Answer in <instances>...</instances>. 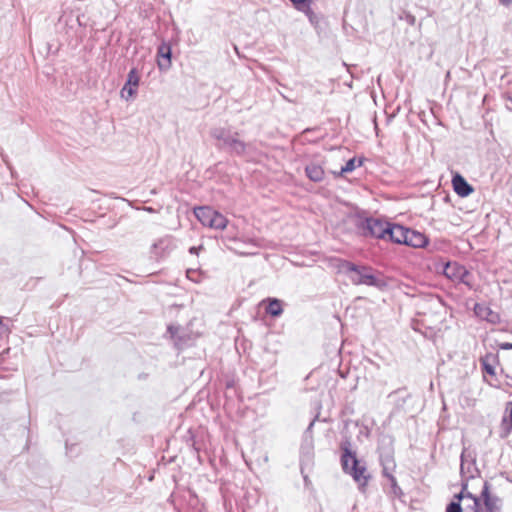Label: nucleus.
Returning <instances> with one entry per match:
<instances>
[{"label": "nucleus", "instance_id": "nucleus-16", "mask_svg": "<svg viewBox=\"0 0 512 512\" xmlns=\"http://www.w3.org/2000/svg\"><path fill=\"white\" fill-rule=\"evenodd\" d=\"M441 245L440 241H431L427 235L418 232V248L426 249L429 253H433L440 250Z\"/></svg>", "mask_w": 512, "mask_h": 512}, {"label": "nucleus", "instance_id": "nucleus-12", "mask_svg": "<svg viewBox=\"0 0 512 512\" xmlns=\"http://www.w3.org/2000/svg\"><path fill=\"white\" fill-rule=\"evenodd\" d=\"M452 185L454 191L460 196V197H467L473 192V187L466 181V179L456 173L452 177Z\"/></svg>", "mask_w": 512, "mask_h": 512}, {"label": "nucleus", "instance_id": "nucleus-32", "mask_svg": "<svg viewBox=\"0 0 512 512\" xmlns=\"http://www.w3.org/2000/svg\"><path fill=\"white\" fill-rule=\"evenodd\" d=\"M465 498H469L474 502V499H479V497L473 495L472 493L465 490Z\"/></svg>", "mask_w": 512, "mask_h": 512}, {"label": "nucleus", "instance_id": "nucleus-19", "mask_svg": "<svg viewBox=\"0 0 512 512\" xmlns=\"http://www.w3.org/2000/svg\"><path fill=\"white\" fill-rule=\"evenodd\" d=\"M266 313L272 317H279L283 313L282 301L277 298H268Z\"/></svg>", "mask_w": 512, "mask_h": 512}, {"label": "nucleus", "instance_id": "nucleus-38", "mask_svg": "<svg viewBox=\"0 0 512 512\" xmlns=\"http://www.w3.org/2000/svg\"><path fill=\"white\" fill-rule=\"evenodd\" d=\"M511 378H512V376H511Z\"/></svg>", "mask_w": 512, "mask_h": 512}, {"label": "nucleus", "instance_id": "nucleus-33", "mask_svg": "<svg viewBox=\"0 0 512 512\" xmlns=\"http://www.w3.org/2000/svg\"><path fill=\"white\" fill-rule=\"evenodd\" d=\"M499 3L505 7H509L512 4V0H498Z\"/></svg>", "mask_w": 512, "mask_h": 512}, {"label": "nucleus", "instance_id": "nucleus-34", "mask_svg": "<svg viewBox=\"0 0 512 512\" xmlns=\"http://www.w3.org/2000/svg\"><path fill=\"white\" fill-rule=\"evenodd\" d=\"M197 250H198V248H197V247H195V246H192V247H190V248H189V252H190L191 254H196V253H197Z\"/></svg>", "mask_w": 512, "mask_h": 512}, {"label": "nucleus", "instance_id": "nucleus-20", "mask_svg": "<svg viewBox=\"0 0 512 512\" xmlns=\"http://www.w3.org/2000/svg\"><path fill=\"white\" fill-rule=\"evenodd\" d=\"M228 224L227 218L219 213L218 211L215 212V215L213 216V220L211 222L210 228L223 230L226 228Z\"/></svg>", "mask_w": 512, "mask_h": 512}, {"label": "nucleus", "instance_id": "nucleus-24", "mask_svg": "<svg viewBox=\"0 0 512 512\" xmlns=\"http://www.w3.org/2000/svg\"><path fill=\"white\" fill-rule=\"evenodd\" d=\"M505 412L508 414V416L503 417L502 426L508 434L512 430V401L507 404Z\"/></svg>", "mask_w": 512, "mask_h": 512}, {"label": "nucleus", "instance_id": "nucleus-22", "mask_svg": "<svg viewBox=\"0 0 512 512\" xmlns=\"http://www.w3.org/2000/svg\"><path fill=\"white\" fill-rule=\"evenodd\" d=\"M363 163L362 159H356L355 157L349 159L344 166H342L339 175L352 172L357 166H361Z\"/></svg>", "mask_w": 512, "mask_h": 512}, {"label": "nucleus", "instance_id": "nucleus-5", "mask_svg": "<svg viewBox=\"0 0 512 512\" xmlns=\"http://www.w3.org/2000/svg\"><path fill=\"white\" fill-rule=\"evenodd\" d=\"M389 224V222L380 218L367 217L358 220L357 229L364 237H374L386 240Z\"/></svg>", "mask_w": 512, "mask_h": 512}, {"label": "nucleus", "instance_id": "nucleus-30", "mask_svg": "<svg viewBox=\"0 0 512 512\" xmlns=\"http://www.w3.org/2000/svg\"><path fill=\"white\" fill-rule=\"evenodd\" d=\"M499 347L502 350H511L512 349V343L503 342V343L499 344Z\"/></svg>", "mask_w": 512, "mask_h": 512}, {"label": "nucleus", "instance_id": "nucleus-35", "mask_svg": "<svg viewBox=\"0 0 512 512\" xmlns=\"http://www.w3.org/2000/svg\"><path fill=\"white\" fill-rule=\"evenodd\" d=\"M411 328H412L414 331H416V319H414V318L411 320Z\"/></svg>", "mask_w": 512, "mask_h": 512}, {"label": "nucleus", "instance_id": "nucleus-8", "mask_svg": "<svg viewBox=\"0 0 512 512\" xmlns=\"http://www.w3.org/2000/svg\"><path fill=\"white\" fill-rule=\"evenodd\" d=\"M315 420H312L308 425L307 429L304 432L303 440L300 447L301 454V464L306 462H310L313 457V437H312V428L314 426Z\"/></svg>", "mask_w": 512, "mask_h": 512}, {"label": "nucleus", "instance_id": "nucleus-6", "mask_svg": "<svg viewBox=\"0 0 512 512\" xmlns=\"http://www.w3.org/2000/svg\"><path fill=\"white\" fill-rule=\"evenodd\" d=\"M434 269L438 271V269H442L443 274L454 281H459L462 283H466L465 278L469 275L467 269L458 264L457 262H447L446 264H436L434 263Z\"/></svg>", "mask_w": 512, "mask_h": 512}, {"label": "nucleus", "instance_id": "nucleus-15", "mask_svg": "<svg viewBox=\"0 0 512 512\" xmlns=\"http://www.w3.org/2000/svg\"><path fill=\"white\" fill-rule=\"evenodd\" d=\"M461 474L467 478H474L479 473L475 460L468 461L465 452L461 454Z\"/></svg>", "mask_w": 512, "mask_h": 512}, {"label": "nucleus", "instance_id": "nucleus-9", "mask_svg": "<svg viewBox=\"0 0 512 512\" xmlns=\"http://www.w3.org/2000/svg\"><path fill=\"white\" fill-rule=\"evenodd\" d=\"M379 460L382 466L383 476L393 475L396 464L394 461L393 453L390 449H379Z\"/></svg>", "mask_w": 512, "mask_h": 512}, {"label": "nucleus", "instance_id": "nucleus-10", "mask_svg": "<svg viewBox=\"0 0 512 512\" xmlns=\"http://www.w3.org/2000/svg\"><path fill=\"white\" fill-rule=\"evenodd\" d=\"M157 64L161 71H167L171 67L172 49L167 43H162L157 51Z\"/></svg>", "mask_w": 512, "mask_h": 512}, {"label": "nucleus", "instance_id": "nucleus-26", "mask_svg": "<svg viewBox=\"0 0 512 512\" xmlns=\"http://www.w3.org/2000/svg\"><path fill=\"white\" fill-rule=\"evenodd\" d=\"M137 93V89L134 87H130L124 84L123 88L121 89V97L129 100L133 98Z\"/></svg>", "mask_w": 512, "mask_h": 512}, {"label": "nucleus", "instance_id": "nucleus-25", "mask_svg": "<svg viewBox=\"0 0 512 512\" xmlns=\"http://www.w3.org/2000/svg\"><path fill=\"white\" fill-rule=\"evenodd\" d=\"M386 478L390 482L391 491L390 493L393 494L395 497L401 498L403 495V492L401 488L398 486L396 478L393 475L386 476Z\"/></svg>", "mask_w": 512, "mask_h": 512}, {"label": "nucleus", "instance_id": "nucleus-21", "mask_svg": "<svg viewBox=\"0 0 512 512\" xmlns=\"http://www.w3.org/2000/svg\"><path fill=\"white\" fill-rule=\"evenodd\" d=\"M170 239L168 237L161 238L157 242L152 245V253L156 256L162 255V252L165 251L170 245Z\"/></svg>", "mask_w": 512, "mask_h": 512}, {"label": "nucleus", "instance_id": "nucleus-31", "mask_svg": "<svg viewBox=\"0 0 512 512\" xmlns=\"http://www.w3.org/2000/svg\"><path fill=\"white\" fill-rule=\"evenodd\" d=\"M168 332L171 334L172 337H174V335L177 333L178 331V328L177 327H174L172 325L168 326L167 328Z\"/></svg>", "mask_w": 512, "mask_h": 512}, {"label": "nucleus", "instance_id": "nucleus-14", "mask_svg": "<svg viewBox=\"0 0 512 512\" xmlns=\"http://www.w3.org/2000/svg\"><path fill=\"white\" fill-rule=\"evenodd\" d=\"M216 210L208 206L198 207L194 210L195 216L197 219L207 227H210L211 222L213 220V216L215 215Z\"/></svg>", "mask_w": 512, "mask_h": 512}, {"label": "nucleus", "instance_id": "nucleus-1", "mask_svg": "<svg viewBox=\"0 0 512 512\" xmlns=\"http://www.w3.org/2000/svg\"><path fill=\"white\" fill-rule=\"evenodd\" d=\"M334 266L337 272L344 274L353 285H366L380 290L387 286L382 274L376 272L371 266L355 264L342 258H335Z\"/></svg>", "mask_w": 512, "mask_h": 512}, {"label": "nucleus", "instance_id": "nucleus-27", "mask_svg": "<svg viewBox=\"0 0 512 512\" xmlns=\"http://www.w3.org/2000/svg\"><path fill=\"white\" fill-rule=\"evenodd\" d=\"M461 503L458 501H451L447 506L445 512H462Z\"/></svg>", "mask_w": 512, "mask_h": 512}, {"label": "nucleus", "instance_id": "nucleus-17", "mask_svg": "<svg viewBox=\"0 0 512 512\" xmlns=\"http://www.w3.org/2000/svg\"><path fill=\"white\" fill-rule=\"evenodd\" d=\"M306 176L313 182H321L324 179V169L317 163H310L305 167Z\"/></svg>", "mask_w": 512, "mask_h": 512}, {"label": "nucleus", "instance_id": "nucleus-3", "mask_svg": "<svg viewBox=\"0 0 512 512\" xmlns=\"http://www.w3.org/2000/svg\"><path fill=\"white\" fill-rule=\"evenodd\" d=\"M341 450V465L343 471L351 475L353 479L360 484V486H365L369 478V476L365 475L366 467L364 465H360L356 454L350 449V443L348 441L342 443Z\"/></svg>", "mask_w": 512, "mask_h": 512}, {"label": "nucleus", "instance_id": "nucleus-13", "mask_svg": "<svg viewBox=\"0 0 512 512\" xmlns=\"http://www.w3.org/2000/svg\"><path fill=\"white\" fill-rule=\"evenodd\" d=\"M480 363L483 372L491 376H494L496 373L495 366L498 363V355L494 353H486L484 356L480 358Z\"/></svg>", "mask_w": 512, "mask_h": 512}, {"label": "nucleus", "instance_id": "nucleus-7", "mask_svg": "<svg viewBox=\"0 0 512 512\" xmlns=\"http://www.w3.org/2000/svg\"><path fill=\"white\" fill-rule=\"evenodd\" d=\"M410 234L416 236V231L406 229L398 224L390 223L388 227V234H386V240H390L397 244H407L416 247V245L412 244L411 238H409Z\"/></svg>", "mask_w": 512, "mask_h": 512}, {"label": "nucleus", "instance_id": "nucleus-28", "mask_svg": "<svg viewBox=\"0 0 512 512\" xmlns=\"http://www.w3.org/2000/svg\"><path fill=\"white\" fill-rule=\"evenodd\" d=\"M465 490H467V484H462V489L458 494L454 495V499L452 501H458L461 503L462 499L465 498Z\"/></svg>", "mask_w": 512, "mask_h": 512}, {"label": "nucleus", "instance_id": "nucleus-2", "mask_svg": "<svg viewBox=\"0 0 512 512\" xmlns=\"http://www.w3.org/2000/svg\"><path fill=\"white\" fill-rule=\"evenodd\" d=\"M210 135L217 140L216 147L219 150L226 151L239 157L245 156L251 148L250 143H246L239 138V132L232 131L226 127H213Z\"/></svg>", "mask_w": 512, "mask_h": 512}, {"label": "nucleus", "instance_id": "nucleus-4", "mask_svg": "<svg viewBox=\"0 0 512 512\" xmlns=\"http://www.w3.org/2000/svg\"><path fill=\"white\" fill-rule=\"evenodd\" d=\"M474 512H501L502 500L491 492V484L484 482L479 499H474Z\"/></svg>", "mask_w": 512, "mask_h": 512}, {"label": "nucleus", "instance_id": "nucleus-29", "mask_svg": "<svg viewBox=\"0 0 512 512\" xmlns=\"http://www.w3.org/2000/svg\"><path fill=\"white\" fill-rule=\"evenodd\" d=\"M291 2H293L295 8L299 7V6H303L305 4V2H311V0H290Z\"/></svg>", "mask_w": 512, "mask_h": 512}, {"label": "nucleus", "instance_id": "nucleus-11", "mask_svg": "<svg viewBox=\"0 0 512 512\" xmlns=\"http://www.w3.org/2000/svg\"><path fill=\"white\" fill-rule=\"evenodd\" d=\"M474 312L479 318L491 324H498L500 322V315L485 304L476 303Z\"/></svg>", "mask_w": 512, "mask_h": 512}, {"label": "nucleus", "instance_id": "nucleus-18", "mask_svg": "<svg viewBox=\"0 0 512 512\" xmlns=\"http://www.w3.org/2000/svg\"><path fill=\"white\" fill-rule=\"evenodd\" d=\"M297 10L299 11H302L305 13V15L308 17V20L309 22L314 26V27H318L320 22H321V19H322V16L320 14H317L315 13L311 7H310V2H305V4L303 6H299L296 8Z\"/></svg>", "mask_w": 512, "mask_h": 512}, {"label": "nucleus", "instance_id": "nucleus-36", "mask_svg": "<svg viewBox=\"0 0 512 512\" xmlns=\"http://www.w3.org/2000/svg\"><path fill=\"white\" fill-rule=\"evenodd\" d=\"M65 447L67 449V453H69V449H68V444L67 443L65 444Z\"/></svg>", "mask_w": 512, "mask_h": 512}, {"label": "nucleus", "instance_id": "nucleus-23", "mask_svg": "<svg viewBox=\"0 0 512 512\" xmlns=\"http://www.w3.org/2000/svg\"><path fill=\"white\" fill-rule=\"evenodd\" d=\"M139 83H140V76H139L138 70H137V68H132L127 75L125 85L134 87L137 89L139 86Z\"/></svg>", "mask_w": 512, "mask_h": 512}, {"label": "nucleus", "instance_id": "nucleus-37", "mask_svg": "<svg viewBox=\"0 0 512 512\" xmlns=\"http://www.w3.org/2000/svg\"><path fill=\"white\" fill-rule=\"evenodd\" d=\"M304 481L308 482V477L307 476L304 477Z\"/></svg>", "mask_w": 512, "mask_h": 512}]
</instances>
